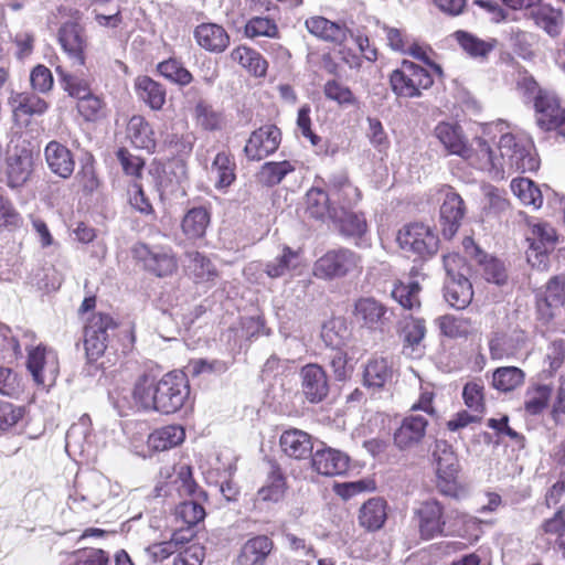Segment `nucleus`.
Here are the masks:
<instances>
[{
    "instance_id": "20",
    "label": "nucleus",
    "mask_w": 565,
    "mask_h": 565,
    "mask_svg": "<svg viewBox=\"0 0 565 565\" xmlns=\"http://www.w3.org/2000/svg\"><path fill=\"white\" fill-rule=\"evenodd\" d=\"M57 40L63 51L72 60L73 66L83 67L86 64L87 39L84 28L74 21L61 25Z\"/></svg>"
},
{
    "instance_id": "25",
    "label": "nucleus",
    "mask_w": 565,
    "mask_h": 565,
    "mask_svg": "<svg viewBox=\"0 0 565 565\" xmlns=\"http://www.w3.org/2000/svg\"><path fill=\"white\" fill-rule=\"evenodd\" d=\"M281 452L291 460L303 461L312 458L313 437L299 428L290 427L279 437Z\"/></svg>"
},
{
    "instance_id": "11",
    "label": "nucleus",
    "mask_w": 565,
    "mask_h": 565,
    "mask_svg": "<svg viewBox=\"0 0 565 565\" xmlns=\"http://www.w3.org/2000/svg\"><path fill=\"white\" fill-rule=\"evenodd\" d=\"M499 150L505 163L516 171L533 172L540 167L539 159L532 153L530 140L513 134H504L499 140Z\"/></svg>"
},
{
    "instance_id": "43",
    "label": "nucleus",
    "mask_w": 565,
    "mask_h": 565,
    "mask_svg": "<svg viewBox=\"0 0 565 565\" xmlns=\"http://www.w3.org/2000/svg\"><path fill=\"white\" fill-rule=\"evenodd\" d=\"M192 541L191 530H174L169 541L153 543L146 551L153 562H163Z\"/></svg>"
},
{
    "instance_id": "41",
    "label": "nucleus",
    "mask_w": 565,
    "mask_h": 565,
    "mask_svg": "<svg viewBox=\"0 0 565 565\" xmlns=\"http://www.w3.org/2000/svg\"><path fill=\"white\" fill-rule=\"evenodd\" d=\"M193 120L195 126L202 131L216 132L226 126V116L223 110L214 108L206 100H199L193 109Z\"/></svg>"
},
{
    "instance_id": "51",
    "label": "nucleus",
    "mask_w": 565,
    "mask_h": 565,
    "mask_svg": "<svg viewBox=\"0 0 565 565\" xmlns=\"http://www.w3.org/2000/svg\"><path fill=\"white\" fill-rule=\"evenodd\" d=\"M533 19L550 36L556 38L561 34L564 24L562 10L542 4L533 12Z\"/></svg>"
},
{
    "instance_id": "58",
    "label": "nucleus",
    "mask_w": 565,
    "mask_h": 565,
    "mask_svg": "<svg viewBox=\"0 0 565 565\" xmlns=\"http://www.w3.org/2000/svg\"><path fill=\"white\" fill-rule=\"evenodd\" d=\"M462 399L470 412L483 417L487 404L486 388L481 380L469 381L463 385Z\"/></svg>"
},
{
    "instance_id": "18",
    "label": "nucleus",
    "mask_w": 565,
    "mask_h": 565,
    "mask_svg": "<svg viewBox=\"0 0 565 565\" xmlns=\"http://www.w3.org/2000/svg\"><path fill=\"white\" fill-rule=\"evenodd\" d=\"M323 184L329 191L332 205L338 207V214L353 209L362 200L361 190L350 180L347 172L331 174Z\"/></svg>"
},
{
    "instance_id": "10",
    "label": "nucleus",
    "mask_w": 565,
    "mask_h": 565,
    "mask_svg": "<svg viewBox=\"0 0 565 565\" xmlns=\"http://www.w3.org/2000/svg\"><path fill=\"white\" fill-rule=\"evenodd\" d=\"M533 108L536 126L565 140V106L559 96L553 92H540Z\"/></svg>"
},
{
    "instance_id": "52",
    "label": "nucleus",
    "mask_w": 565,
    "mask_h": 565,
    "mask_svg": "<svg viewBox=\"0 0 565 565\" xmlns=\"http://www.w3.org/2000/svg\"><path fill=\"white\" fill-rule=\"evenodd\" d=\"M60 565H110V559L102 548L85 547L65 553Z\"/></svg>"
},
{
    "instance_id": "62",
    "label": "nucleus",
    "mask_w": 565,
    "mask_h": 565,
    "mask_svg": "<svg viewBox=\"0 0 565 565\" xmlns=\"http://www.w3.org/2000/svg\"><path fill=\"white\" fill-rule=\"evenodd\" d=\"M279 28L276 21L268 17H253L244 25V35L248 39L279 38Z\"/></svg>"
},
{
    "instance_id": "17",
    "label": "nucleus",
    "mask_w": 565,
    "mask_h": 565,
    "mask_svg": "<svg viewBox=\"0 0 565 565\" xmlns=\"http://www.w3.org/2000/svg\"><path fill=\"white\" fill-rule=\"evenodd\" d=\"M526 342V332L521 328H515L510 332L494 330L488 338L490 358L494 361L516 358L525 349Z\"/></svg>"
},
{
    "instance_id": "60",
    "label": "nucleus",
    "mask_w": 565,
    "mask_h": 565,
    "mask_svg": "<svg viewBox=\"0 0 565 565\" xmlns=\"http://www.w3.org/2000/svg\"><path fill=\"white\" fill-rule=\"evenodd\" d=\"M55 72L58 76L62 88L68 94V96L75 98L77 102L79 98L93 93L89 83L68 73L62 65L55 67Z\"/></svg>"
},
{
    "instance_id": "61",
    "label": "nucleus",
    "mask_w": 565,
    "mask_h": 565,
    "mask_svg": "<svg viewBox=\"0 0 565 565\" xmlns=\"http://www.w3.org/2000/svg\"><path fill=\"white\" fill-rule=\"evenodd\" d=\"M349 334L348 326L341 318L329 320L323 324L321 330V338L323 342L335 350L345 344Z\"/></svg>"
},
{
    "instance_id": "42",
    "label": "nucleus",
    "mask_w": 565,
    "mask_h": 565,
    "mask_svg": "<svg viewBox=\"0 0 565 565\" xmlns=\"http://www.w3.org/2000/svg\"><path fill=\"white\" fill-rule=\"evenodd\" d=\"M392 376L393 369L388 360L383 356H374L364 365L362 382L369 388L381 390L392 380Z\"/></svg>"
},
{
    "instance_id": "63",
    "label": "nucleus",
    "mask_w": 565,
    "mask_h": 565,
    "mask_svg": "<svg viewBox=\"0 0 565 565\" xmlns=\"http://www.w3.org/2000/svg\"><path fill=\"white\" fill-rule=\"evenodd\" d=\"M475 145V147L470 146V157L463 159L481 170L495 169L498 163L489 142L483 138H477Z\"/></svg>"
},
{
    "instance_id": "48",
    "label": "nucleus",
    "mask_w": 565,
    "mask_h": 565,
    "mask_svg": "<svg viewBox=\"0 0 565 565\" xmlns=\"http://www.w3.org/2000/svg\"><path fill=\"white\" fill-rule=\"evenodd\" d=\"M445 299L454 308H467L473 297L472 285L467 277L449 279L445 288Z\"/></svg>"
},
{
    "instance_id": "29",
    "label": "nucleus",
    "mask_w": 565,
    "mask_h": 565,
    "mask_svg": "<svg viewBox=\"0 0 565 565\" xmlns=\"http://www.w3.org/2000/svg\"><path fill=\"white\" fill-rule=\"evenodd\" d=\"M193 36L196 44L210 53H223L231 42L225 28L213 22H203L195 26Z\"/></svg>"
},
{
    "instance_id": "50",
    "label": "nucleus",
    "mask_w": 565,
    "mask_h": 565,
    "mask_svg": "<svg viewBox=\"0 0 565 565\" xmlns=\"http://www.w3.org/2000/svg\"><path fill=\"white\" fill-rule=\"evenodd\" d=\"M525 373L516 366H500L493 371L492 387L502 393L513 392L524 384Z\"/></svg>"
},
{
    "instance_id": "53",
    "label": "nucleus",
    "mask_w": 565,
    "mask_h": 565,
    "mask_svg": "<svg viewBox=\"0 0 565 565\" xmlns=\"http://www.w3.org/2000/svg\"><path fill=\"white\" fill-rule=\"evenodd\" d=\"M513 194L526 206L537 210L543 204V195L540 188L527 178H515L511 181Z\"/></svg>"
},
{
    "instance_id": "21",
    "label": "nucleus",
    "mask_w": 565,
    "mask_h": 565,
    "mask_svg": "<svg viewBox=\"0 0 565 565\" xmlns=\"http://www.w3.org/2000/svg\"><path fill=\"white\" fill-rule=\"evenodd\" d=\"M301 393L311 404L321 403L330 391L326 370L318 363H308L299 371Z\"/></svg>"
},
{
    "instance_id": "3",
    "label": "nucleus",
    "mask_w": 565,
    "mask_h": 565,
    "mask_svg": "<svg viewBox=\"0 0 565 565\" xmlns=\"http://www.w3.org/2000/svg\"><path fill=\"white\" fill-rule=\"evenodd\" d=\"M362 271V256L348 247H337L327 250L317 258L312 267L313 276L326 281L359 276Z\"/></svg>"
},
{
    "instance_id": "28",
    "label": "nucleus",
    "mask_w": 565,
    "mask_h": 565,
    "mask_svg": "<svg viewBox=\"0 0 565 565\" xmlns=\"http://www.w3.org/2000/svg\"><path fill=\"white\" fill-rule=\"evenodd\" d=\"M192 498L193 500L183 501L175 507L174 518L177 522L182 524L177 530H191L194 540L196 536L195 526L203 522L206 516L203 503L207 502L209 495L204 490H200L198 495Z\"/></svg>"
},
{
    "instance_id": "45",
    "label": "nucleus",
    "mask_w": 565,
    "mask_h": 565,
    "mask_svg": "<svg viewBox=\"0 0 565 565\" xmlns=\"http://www.w3.org/2000/svg\"><path fill=\"white\" fill-rule=\"evenodd\" d=\"M287 490V479L278 462H270V470L266 483L258 489L257 500L263 502H278Z\"/></svg>"
},
{
    "instance_id": "13",
    "label": "nucleus",
    "mask_w": 565,
    "mask_h": 565,
    "mask_svg": "<svg viewBox=\"0 0 565 565\" xmlns=\"http://www.w3.org/2000/svg\"><path fill=\"white\" fill-rule=\"evenodd\" d=\"M412 521L422 540L441 536L446 526L445 507L437 499L424 500L413 510Z\"/></svg>"
},
{
    "instance_id": "27",
    "label": "nucleus",
    "mask_w": 565,
    "mask_h": 565,
    "mask_svg": "<svg viewBox=\"0 0 565 565\" xmlns=\"http://www.w3.org/2000/svg\"><path fill=\"white\" fill-rule=\"evenodd\" d=\"M305 28L315 38L337 45L348 40L349 29L344 22L331 21L322 15H312L306 19Z\"/></svg>"
},
{
    "instance_id": "56",
    "label": "nucleus",
    "mask_w": 565,
    "mask_h": 565,
    "mask_svg": "<svg viewBox=\"0 0 565 565\" xmlns=\"http://www.w3.org/2000/svg\"><path fill=\"white\" fill-rule=\"evenodd\" d=\"M420 289L419 284L415 280H411L408 282L396 280L391 294L393 299L404 309L412 310L420 307Z\"/></svg>"
},
{
    "instance_id": "33",
    "label": "nucleus",
    "mask_w": 565,
    "mask_h": 565,
    "mask_svg": "<svg viewBox=\"0 0 565 565\" xmlns=\"http://www.w3.org/2000/svg\"><path fill=\"white\" fill-rule=\"evenodd\" d=\"M435 135L449 153L470 157V145L459 124L441 121L435 127Z\"/></svg>"
},
{
    "instance_id": "35",
    "label": "nucleus",
    "mask_w": 565,
    "mask_h": 565,
    "mask_svg": "<svg viewBox=\"0 0 565 565\" xmlns=\"http://www.w3.org/2000/svg\"><path fill=\"white\" fill-rule=\"evenodd\" d=\"M388 504L380 497L365 501L358 514L359 525L369 532L381 530L387 520Z\"/></svg>"
},
{
    "instance_id": "38",
    "label": "nucleus",
    "mask_w": 565,
    "mask_h": 565,
    "mask_svg": "<svg viewBox=\"0 0 565 565\" xmlns=\"http://www.w3.org/2000/svg\"><path fill=\"white\" fill-rule=\"evenodd\" d=\"M9 104L12 107V113L17 120L32 116H42L50 108L49 102L44 98L26 92L18 93L12 96Z\"/></svg>"
},
{
    "instance_id": "37",
    "label": "nucleus",
    "mask_w": 565,
    "mask_h": 565,
    "mask_svg": "<svg viewBox=\"0 0 565 565\" xmlns=\"http://www.w3.org/2000/svg\"><path fill=\"white\" fill-rule=\"evenodd\" d=\"M212 212L207 206L189 209L181 220V231L190 241H198L205 236L211 224Z\"/></svg>"
},
{
    "instance_id": "64",
    "label": "nucleus",
    "mask_w": 565,
    "mask_h": 565,
    "mask_svg": "<svg viewBox=\"0 0 565 565\" xmlns=\"http://www.w3.org/2000/svg\"><path fill=\"white\" fill-rule=\"evenodd\" d=\"M300 252L284 246L281 254L266 264L265 271L270 278L284 276L291 268L297 267Z\"/></svg>"
},
{
    "instance_id": "15",
    "label": "nucleus",
    "mask_w": 565,
    "mask_h": 565,
    "mask_svg": "<svg viewBox=\"0 0 565 565\" xmlns=\"http://www.w3.org/2000/svg\"><path fill=\"white\" fill-rule=\"evenodd\" d=\"M352 317L361 328L373 332H383L391 322L388 308L374 297H360L356 299Z\"/></svg>"
},
{
    "instance_id": "14",
    "label": "nucleus",
    "mask_w": 565,
    "mask_h": 565,
    "mask_svg": "<svg viewBox=\"0 0 565 565\" xmlns=\"http://www.w3.org/2000/svg\"><path fill=\"white\" fill-rule=\"evenodd\" d=\"M526 241L530 246L526 250V259L533 268L544 270L548 265V254L555 248L557 234L548 223L531 225Z\"/></svg>"
},
{
    "instance_id": "57",
    "label": "nucleus",
    "mask_w": 565,
    "mask_h": 565,
    "mask_svg": "<svg viewBox=\"0 0 565 565\" xmlns=\"http://www.w3.org/2000/svg\"><path fill=\"white\" fill-rule=\"evenodd\" d=\"M116 158L120 163L124 174L130 178V183L141 182L146 160L137 154H134L128 148L120 147L116 151Z\"/></svg>"
},
{
    "instance_id": "36",
    "label": "nucleus",
    "mask_w": 565,
    "mask_h": 565,
    "mask_svg": "<svg viewBox=\"0 0 565 565\" xmlns=\"http://www.w3.org/2000/svg\"><path fill=\"white\" fill-rule=\"evenodd\" d=\"M306 213L316 220L338 218V207L331 203L328 189L313 185L306 193Z\"/></svg>"
},
{
    "instance_id": "32",
    "label": "nucleus",
    "mask_w": 565,
    "mask_h": 565,
    "mask_svg": "<svg viewBox=\"0 0 565 565\" xmlns=\"http://www.w3.org/2000/svg\"><path fill=\"white\" fill-rule=\"evenodd\" d=\"M126 137L130 143L148 153H154L157 137L152 125L142 115H134L127 122Z\"/></svg>"
},
{
    "instance_id": "24",
    "label": "nucleus",
    "mask_w": 565,
    "mask_h": 565,
    "mask_svg": "<svg viewBox=\"0 0 565 565\" xmlns=\"http://www.w3.org/2000/svg\"><path fill=\"white\" fill-rule=\"evenodd\" d=\"M462 246L467 256L475 260L481 267V274L489 282L503 285L508 275L504 265L494 257H489L473 241L467 236L462 241Z\"/></svg>"
},
{
    "instance_id": "2",
    "label": "nucleus",
    "mask_w": 565,
    "mask_h": 565,
    "mask_svg": "<svg viewBox=\"0 0 565 565\" xmlns=\"http://www.w3.org/2000/svg\"><path fill=\"white\" fill-rule=\"evenodd\" d=\"M115 337H120L124 349L131 348L136 341L135 327L122 328L110 313L92 312L83 327V343L87 360L95 362L103 356Z\"/></svg>"
},
{
    "instance_id": "8",
    "label": "nucleus",
    "mask_w": 565,
    "mask_h": 565,
    "mask_svg": "<svg viewBox=\"0 0 565 565\" xmlns=\"http://www.w3.org/2000/svg\"><path fill=\"white\" fill-rule=\"evenodd\" d=\"M26 370L36 385L51 387L60 374V359L56 350L44 343L26 349Z\"/></svg>"
},
{
    "instance_id": "22",
    "label": "nucleus",
    "mask_w": 565,
    "mask_h": 565,
    "mask_svg": "<svg viewBox=\"0 0 565 565\" xmlns=\"http://www.w3.org/2000/svg\"><path fill=\"white\" fill-rule=\"evenodd\" d=\"M428 419L426 416L411 413L406 415L394 430L393 443L399 450H409L420 445L427 433Z\"/></svg>"
},
{
    "instance_id": "31",
    "label": "nucleus",
    "mask_w": 565,
    "mask_h": 565,
    "mask_svg": "<svg viewBox=\"0 0 565 565\" xmlns=\"http://www.w3.org/2000/svg\"><path fill=\"white\" fill-rule=\"evenodd\" d=\"M274 548L275 543L269 536L255 535L242 545L235 565H265Z\"/></svg>"
},
{
    "instance_id": "12",
    "label": "nucleus",
    "mask_w": 565,
    "mask_h": 565,
    "mask_svg": "<svg viewBox=\"0 0 565 565\" xmlns=\"http://www.w3.org/2000/svg\"><path fill=\"white\" fill-rule=\"evenodd\" d=\"M396 241L403 250L419 257L434 255L439 243L434 231L423 223L406 224L397 232Z\"/></svg>"
},
{
    "instance_id": "39",
    "label": "nucleus",
    "mask_w": 565,
    "mask_h": 565,
    "mask_svg": "<svg viewBox=\"0 0 565 565\" xmlns=\"http://www.w3.org/2000/svg\"><path fill=\"white\" fill-rule=\"evenodd\" d=\"M137 96L152 110H161L167 102L166 87L147 75L138 76L135 79Z\"/></svg>"
},
{
    "instance_id": "34",
    "label": "nucleus",
    "mask_w": 565,
    "mask_h": 565,
    "mask_svg": "<svg viewBox=\"0 0 565 565\" xmlns=\"http://www.w3.org/2000/svg\"><path fill=\"white\" fill-rule=\"evenodd\" d=\"M236 171L237 164L234 153L230 149L218 151L210 167L214 188L218 191L227 190L237 179Z\"/></svg>"
},
{
    "instance_id": "30",
    "label": "nucleus",
    "mask_w": 565,
    "mask_h": 565,
    "mask_svg": "<svg viewBox=\"0 0 565 565\" xmlns=\"http://www.w3.org/2000/svg\"><path fill=\"white\" fill-rule=\"evenodd\" d=\"M44 159L50 171L62 179H70L74 173V154L65 145L57 140H51L46 143Z\"/></svg>"
},
{
    "instance_id": "40",
    "label": "nucleus",
    "mask_w": 565,
    "mask_h": 565,
    "mask_svg": "<svg viewBox=\"0 0 565 565\" xmlns=\"http://www.w3.org/2000/svg\"><path fill=\"white\" fill-rule=\"evenodd\" d=\"M184 439V427L179 424H170L151 431L147 438V445L154 451H166L181 445Z\"/></svg>"
},
{
    "instance_id": "23",
    "label": "nucleus",
    "mask_w": 565,
    "mask_h": 565,
    "mask_svg": "<svg viewBox=\"0 0 565 565\" xmlns=\"http://www.w3.org/2000/svg\"><path fill=\"white\" fill-rule=\"evenodd\" d=\"M159 477L161 488L173 486L180 497H195L201 490L193 478L192 467L184 462L162 467Z\"/></svg>"
},
{
    "instance_id": "44",
    "label": "nucleus",
    "mask_w": 565,
    "mask_h": 565,
    "mask_svg": "<svg viewBox=\"0 0 565 565\" xmlns=\"http://www.w3.org/2000/svg\"><path fill=\"white\" fill-rule=\"evenodd\" d=\"M230 57L255 77H265L267 74L268 62L253 47L238 45L232 50Z\"/></svg>"
},
{
    "instance_id": "46",
    "label": "nucleus",
    "mask_w": 565,
    "mask_h": 565,
    "mask_svg": "<svg viewBox=\"0 0 565 565\" xmlns=\"http://www.w3.org/2000/svg\"><path fill=\"white\" fill-rule=\"evenodd\" d=\"M76 110L85 122L97 124L108 118L109 108L103 96L90 93L76 102Z\"/></svg>"
},
{
    "instance_id": "5",
    "label": "nucleus",
    "mask_w": 565,
    "mask_h": 565,
    "mask_svg": "<svg viewBox=\"0 0 565 565\" xmlns=\"http://www.w3.org/2000/svg\"><path fill=\"white\" fill-rule=\"evenodd\" d=\"M433 459L436 465V487L438 491L444 495L458 498L462 491L459 481L460 463L452 445L444 439L436 440Z\"/></svg>"
},
{
    "instance_id": "59",
    "label": "nucleus",
    "mask_w": 565,
    "mask_h": 565,
    "mask_svg": "<svg viewBox=\"0 0 565 565\" xmlns=\"http://www.w3.org/2000/svg\"><path fill=\"white\" fill-rule=\"evenodd\" d=\"M552 386L547 384H534L526 390L524 409L530 415L541 414L548 405Z\"/></svg>"
},
{
    "instance_id": "54",
    "label": "nucleus",
    "mask_w": 565,
    "mask_h": 565,
    "mask_svg": "<svg viewBox=\"0 0 565 565\" xmlns=\"http://www.w3.org/2000/svg\"><path fill=\"white\" fill-rule=\"evenodd\" d=\"M157 72L167 81L179 86H188L193 82L192 73L175 57H169L158 63Z\"/></svg>"
},
{
    "instance_id": "16",
    "label": "nucleus",
    "mask_w": 565,
    "mask_h": 565,
    "mask_svg": "<svg viewBox=\"0 0 565 565\" xmlns=\"http://www.w3.org/2000/svg\"><path fill=\"white\" fill-rule=\"evenodd\" d=\"M310 467L312 471L322 477H342L351 468V457L347 452L322 443L321 447L313 452Z\"/></svg>"
},
{
    "instance_id": "9",
    "label": "nucleus",
    "mask_w": 565,
    "mask_h": 565,
    "mask_svg": "<svg viewBox=\"0 0 565 565\" xmlns=\"http://www.w3.org/2000/svg\"><path fill=\"white\" fill-rule=\"evenodd\" d=\"M533 108L536 126L565 140V106L559 96L553 92H540Z\"/></svg>"
},
{
    "instance_id": "26",
    "label": "nucleus",
    "mask_w": 565,
    "mask_h": 565,
    "mask_svg": "<svg viewBox=\"0 0 565 565\" xmlns=\"http://www.w3.org/2000/svg\"><path fill=\"white\" fill-rule=\"evenodd\" d=\"M466 207L462 198L452 191L446 193L440 206V230L446 239H451L458 232L465 216Z\"/></svg>"
},
{
    "instance_id": "6",
    "label": "nucleus",
    "mask_w": 565,
    "mask_h": 565,
    "mask_svg": "<svg viewBox=\"0 0 565 565\" xmlns=\"http://www.w3.org/2000/svg\"><path fill=\"white\" fill-rule=\"evenodd\" d=\"M131 252L134 258L141 264L142 268L158 278L171 277L179 269L178 255L169 245L150 246L138 243Z\"/></svg>"
},
{
    "instance_id": "4",
    "label": "nucleus",
    "mask_w": 565,
    "mask_h": 565,
    "mask_svg": "<svg viewBox=\"0 0 565 565\" xmlns=\"http://www.w3.org/2000/svg\"><path fill=\"white\" fill-rule=\"evenodd\" d=\"M388 84L397 98H420L434 85V77L425 67L404 58L390 73Z\"/></svg>"
},
{
    "instance_id": "49",
    "label": "nucleus",
    "mask_w": 565,
    "mask_h": 565,
    "mask_svg": "<svg viewBox=\"0 0 565 565\" xmlns=\"http://www.w3.org/2000/svg\"><path fill=\"white\" fill-rule=\"evenodd\" d=\"M338 224L339 231L345 237H362L367 232V221L363 212L351 210L341 211L338 218H331Z\"/></svg>"
},
{
    "instance_id": "47",
    "label": "nucleus",
    "mask_w": 565,
    "mask_h": 565,
    "mask_svg": "<svg viewBox=\"0 0 565 565\" xmlns=\"http://www.w3.org/2000/svg\"><path fill=\"white\" fill-rule=\"evenodd\" d=\"M454 38L459 46L473 58L486 60L498 44L495 39L486 41L463 30L456 31Z\"/></svg>"
},
{
    "instance_id": "7",
    "label": "nucleus",
    "mask_w": 565,
    "mask_h": 565,
    "mask_svg": "<svg viewBox=\"0 0 565 565\" xmlns=\"http://www.w3.org/2000/svg\"><path fill=\"white\" fill-rule=\"evenodd\" d=\"M36 153L29 142L15 143L8 149L4 160V182L10 189H20L32 178Z\"/></svg>"
},
{
    "instance_id": "55",
    "label": "nucleus",
    "mask_w": 565,
    "mask_h": 565,
    "mask_svg": "<svg viewBox=\"0 0 565 565\" xmlns=\"http://www.w3.org/2000/svg\"><path fill=\"white\" fill-rule=\"evenodd\" d=\"M425 334V320L414 317L406 319L401 331L403 351L413 354L419 348Z\"/></svg>"
},
{
    "instance_id": "19",
    "label": "nucleus",
    "mask_w": 565,
    "mask_h": 565,
    "mask_svg": "<svg viewBox=\"0 0 565 565\" xmlns=\"http://www.w3.org/2000/svg\"><path fill=\"white\" fill-rule=\"evenodd\" d=\"M280 141V129L275 125H264L250 134L244 153L248 160L259 161L274 153Z\"/></svg>"
},
{
    "instance_id": "1",
    "label": "nucleus",
    "mask_w": 565,
    "mask_h": 565,
    "mask_svg": "<svg viewBox=\"0 0 565 565\" xmlns=\"http://www.w3.org/2000/svg\"><path fill=\"white\" fill-rule=\"evenodd\" d=\"M190 393L188 376L183 372L171 371L159 380L148 374L139 376L131 395L142 411L171 415L184 407Z\"/></svg>"
}]
</instances>
